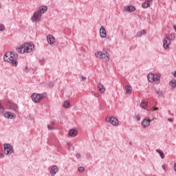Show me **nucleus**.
Wrapping results in <instances>:
<instances>
[{"instance_id": "nucleus-1", "label": "nucleus", "mask_w": 176, "mask_h": 176, "mask_svg": "<svg viewBox=\"0 0 176 176\" xmlns=\"http://www.w3.org/2000/svg\"><path fill=\"white\" fill-rule=\"evenodd\" d=\"M3 60L6 63L12 64L13 67L19 65V54L14 52H8L3 56Z\"/></svg>"}, {"instance_id": "nucleus-2", "label": "nucleus", "mask_w": 176, "mask_h": 176, "mask_svg": "<svg viewBox=\"0 0 176 176\" xmlns=\"http://www.w3.org/2000/svg\"><path fill=\"white\" fill-rule=\"evenodd\" d=\"M46 12H47V6H43L39 7L38 11L34 12V14L31 18L32 23H35V21H39L42 17V14L46 13Z\"/></svg>"}, {"instance_id": "nucleus-3", "label": "nucleus", "mask_w": 176, "mask_h": 176, "mask_svg": "<svg viewBox=\"0 0 176 176\" xmlns=\"http://www.w3.org/2000/svg\"><path fill=\"white\" fill-rule=\"evenodd\" d=\"M95 56L97 58H104L105 61H109V54L106 50H104L103 52L98 51L95 53Z\"/></svg>"}, {"instance_id": "nucleus-4", "label": "nucleus", "mask_w": 176, "mask_h": 176, "mask_svg": "<svg viewBox=\"0 0 176 176\" xmlns=\"http://www.w3.org/2000/svg\"><path fill=\"white\" fill-rule=\"evenodd\" d=\"M3 149L5 155H12L14 151L13 150V146L9 143H5L3 144Z\"/></svg>"}, {"instance_id": "nucleus-5", "label": "nucleus", "mask_w": 176, "mask_h": 176, "mask_svg": "<svg viewBox=\"0 0 176 176\" xmlns=\"http://www.w3.org/2000/svg\"><path fill=\"white\" fill-rule=\"evenodd\" d=\"M23 52L25 53H31L32 50H34V48L35 47V45L34 44L25 43L23 44Z\"/></svg>"}, {"instance_id": "nucleus-6", "label": "nucleus", "mask_w": 176, "mask_h": 176, "mask_svg": "<svg viewBox=\"0 0 176 176\" xmlns=\"http://www.w3.org/2000/svg\"><path fill=\"white\" fill-rule=\"evenodd\" d=\"M32 100L33 101V102H39V101H41V100H42V98H43V95L41 94H32Z\"/></svg>"}, {"instance_id": "nucleus-7", "label": "nucleus", "mask_w": 176, "mask_h": 176, "mask_svg": "<svg viewBox=\"0 0 176 176\" xmlns=\"http://www.w3.org/2000/svg\"><path fill=\"white\" fill-rule=\"evenodd\" d=\"M170 45H171V39H170V37L166 36L163 40L164 49L166 50V49H168Z\"/></svg>"}, {"instance_id": "nucleus-8", "label": "nucleus", "mask_w": 176, "mask_h": 176, "mask_svg": "<svg viewBox=\"0 0 176 176\" xmlns=\"http://www.w3.org/2000/svg\"><path fill=\"white\" fill-rule=\"evenodd\" d=\"M2 115H4L6 119H14L16 118V114L10 111H7L6 113L4 111V113H2Z\"/></svg>"}, {"instance_id": "nucleus-9", "label": "nucleus", "mask_w": 176, "mask_h": 176, "mask_svg": "<svg viewBox=\"0 0 176 176\" xmlns=\"http://www.w3.org/2000/svg\"><path fill=\"white\" fill-rule=\"evenodd\" d=\"M149 124H151V120H149V118H146L142 122V126H143L144 129H146Z\"/></svg>"}, {"instance_id": "nucleus-10", "label": "nucleus", "mask_w": 176, "mask_h": 176, "mask_svg": "<svg viewBox=\"0 0 176 176\" xmlns=\"http://www.w3.org/2000/svg\"><path fill=\"white\" fill-rule=\"evenodd\" d=\"M47 41L49 45H53L54 43V41H56V38L53 35L50 34L47 36Z\"/></svg>"}, {"instance_id": "nucleus-11", "label": "nucleus", "mask_w": 176, "mask_h": 176, "mask_svg": "<svg viewBox=\"0 0 176 176\" xmlns=\"http://www.w3.org/2000/svg\"><path fill=\"white\" fill-rule=\"evenodd\" d=\"M58 171V167H57V166H52L50 173L52 176H54L57 174Z\"/></svg>"}, {"instance_id": "nucleus-12", "label": "nucleus", "mask_w": 176, "mask_h": 176, "mask_svg": "<svg viewBox=\"0 0 176 176\" xmlns=\"http://www.w3.org/2000/svg\"><path fill=\"white\" fill-rule=\"evenodd\" d=\"M100 35L102 38H107V30L104 26H101L100 29Z\"/></svg>"}, {"instance_id": "nucleus-13", "label": "nucleus", "mask_w": 176, "mask_h": 176, "mask_svg": "<svg viewBox=\"0 0 176 176\" xmlns=\"http://www.w3.org/2000/svg\"><path fill=\"white\" fill-rule=\"evenodd\" d=\"M10 109L13 111L15 113H19V106L16 104H12L10 107Z\"/></svg>"}, {"instance_id": "nucleus-14", "label": "nucleus", "mask_w": 176, "mask_h": 176, "mask_svg": "<svg viewBox=\"0 0 176 176\" xmlns=\"http://www.w3.org/2000/svg\"><path fill=\"white\" fill-rule=\"evenodd\" d=\"M125 12H135V7L134 6H128L124 8Z\"/></svg>"}, {"instance_id": "nucleus-15", "label": "nucleus", "mask_w": 176, "mask_h": 176, "mask_svg": "<svg viewBox=\"0 0 176 176\" xmlns=\"http://www.w3.org/2000/svg\"><path fill=\"white\" fill-rule=\"evenodd\" d=\"M147 78L148 82H150L151 83H153V80H155V74H153V73L148 74Z\"/></svg>"}, {"instance_id": "nucleus-16", "label": "nucleus", "mask_w": 176, "mask_h": 176, "mask_svg": "<svg viewBox=\"0 0 176 176\" xmlns=\"http://www.w3.org/2000/svg\"><path fill=\"white\" fill-rule=\"evenodd\" d=\"M77 131L76 129H70L68 133V137H76Z\"/></svg>"}, {"instance_id": "nucleus-17", "label": "nucleus", "mask_w": 176, "mask_h": 176, "mask_svg": "<svg viewBox=\"0 0 176 176\" xmlns=\"http://www.w3.org/2000/svg\"><path fill=\"white\" fill-rule=\"evenodd\" d=\"M98 91H100V93L105 92V87H104V85L101 83H99L98 85Z\"/></svg>"}, {"instance_id": "nucleus-18", "label": "nucleus", "mask_w": 176, "mask_h": 176, "mask_svg": "<svg viewBox=\"0 0 176 176\" xmlns=\"http://www.w3.org/2000/svg\"><path fill=\"white\" fill-rule=\"evenodd\" d=\"M111 124H113V126H118V124H119V121L118 120V118H115V117H111Z\"/></svg>"}, {"instance_id": "nucleus-19", "label": "nucleus", "mask_w": 176, "mask_h": 176, "mask_svg": "<svg viewBox=\"0 0 176 176\" xmlns=\"http://www.w3.org/2000/svg\"><path fill=\"white\" fill-rule=\"evenodd\" d=\"M154 83L159 85L160 83V76L159 75H154Z\"/></svg>"}, {"instance_id": "nucleus-20", "label": "nucleus", "mask_w": 176, "mask_h": 176, "mask_svg": "<svg viewBox=\"0 0 176 176\" xmlns=\"http://www.w3.org/2000/svg\"><path fill=\"white\" fill-rule=\"evenodd\" d=\"M142 35H146V31H145V30H142L138 32L136 34L138 38H141V36H142Z\"/></svg>"}, {"instance_id": "nucleus-21", "label": "nucleus", "mask_w": 176, "mask_h": 176, "mask_svg": "<svg viewBox=\"0 0 176 176\" xmlns=\"http://www.w3.org/2000/svg\"><path fill=\"white\" fill-rule=\"evenodd\" d=\"M16 50V52H18V53H25L24 46H23V44L21 45L19 47H17Z\"/></svg>"}, {"instance_id": "nucleus-22", "label": "nucleus", "mask_w": 176, "mask_h": 176, "mask_svg": "<svg viewBox=\"0 0 176 176\" xmlns=\"http://www.w3.org/2000/svg\"><path fill=\"white\" fill-rule=\"evenodd\" d=\"M169 85H171V87L173 89V90H174V89H176V80L175 79H173L169 82Z\"/></svg>"}, {"instance_id": "nucleus-23", "label": "nucleus", "mask_w": 176, "mask_h": 176, "mask_svg": "<svg viewBox=\"0 0 176 176\" xmlns=\"http://www.w3.org/2000/svg\"><path fill=\"white\" fill-rule=\"evenodd\" d=\"M151 6V3H149L148 1H145L142 4V8L143 9H147V8H149Z\"/></svg>"}, {"instance_id": "nucleus-24", "label": "nucleus", "mask_w": 176, "mask_h": 176, "mask_svg": "<svg viewBox=\"0 0 176 176\" xmlns=\"http://www.w3.org/2000/svg\"><path fill=\"white\" fill-rule=\"evenodd\" d=\"M125 89H126V91L127 94H131V91H133V90L131 89V86L126 85L125 87Z\"/></svg>"}, {"instance_id": "nucleus-25", "label": "nucleus", "mask_w": 176, "mask_h": 176, "mask_svg": "<svg viewBox=\"0 0 176 176\" xmlns=\"http://www.w3.org/2000/svg\"><path fill=\"white\" fill-rule=\"evenodd\" d=\"M156 152L160 154L161 159H164V153L160 149H157Z\"/></svg>"}, {"instance_id": "nucleus-26", "label": "nucleus", "mask_w": 176, "mask_h": 176, "mask_svg": "<svg viewBox=\"0 0 176 176\" xmlns=\"http://www.w3.org/2000/svg\"><path fill=\"white\" fill-rule=\"evenodd\" d=\"M141 108H142L143 109H146L148 108V104H146V102L142 101L140 105Z\"/></svg>"}, {"instance_id": "nucleus-27", "label": "nucleus", "mask_w": 176, "mask_h": 176, "mask_svg": "<svg viewBox=\"0 0 176 176\" xmlns=\"http://www.w3.org/2000/svg\"><path fill=\"white\" fill-rule=\"evenodd\" d=\"M155 92L156 93V94H157V96H159V97L163 96V91H162L160 89H155Z\"/></svg>"}, {"instance_id": "nucleus-28", "label": "nucleus", "mask_w": 176, "mask_h": 176, "mask_svg": "<svg viewBox=\"0 0 176 176\" xmlns=\"http://www.w3.org/2000/svg\"><path fill=\"white\" fill-rule=\"evenodd\" d=\"M63 108H69V102L68 101H65L63 104Z\"/></svg>"}, {"instance_id": "nucleus-29", "label": "nucleus", "mask_w": 176, "mask_h": 176, "mask_svg": "<svg viewBox=\"0 0 176 176\" xmlns=\"http://www.w3.org/2000/svg\"><path fill=\"white\" fill-rule=\"evenodd\" d=\"M169 38L170 39V41H174L175 39V33H171L170 35H169Z\"/></svg>"}, {"instance_id": "nucleus-30", "label": "nucleus", "mask_w": 176, "mask_h": 176, "mask_svg": "<svg viewBox=\"0 0 176 176\" xmlns=\"http://www.w3.org/2000/svg\"><path fill=\"white\" fill-rule=\"evenodd\" d=\"M5 107L2 105V103H0V112L1 113H4Z\"/></svg>"}, {"instance_id": "nucleus-31", "label": "nucleus", "mask_w": 176, "mask_h": 176, "mask_svg": "<svg viewBox=\"0 0 176 176\" xmlns=\"http://www.w3.org/2000/svg\"><path fill=\"white\" fill-rule=\"evenodd\" d=\"M78 171H79V173H83V171H85V167L79 166L78 168Z\"/></svg>"}, {"instance_id": "nucleus-32", "label": "nucleus", "mask_w": 176, "mask_h": 176, "mask_svg": "<svg viewBox=\"0 0 176 176\" xmlns=\"http://www.w3.org/2000/svg\"><path fill=\"white\" fill-rule=\"evenodd\" d=\"M0 31L1 32H3V31H5V25H3V24H0Z\"/></svg>"}, {"instance_id": "nucleus-33", "label": "nucleus", "mask_w": 176, "mask_h": 176, "mask_svg": "<svg viewBox=\"0 0 176 176\" xmlns=\"http://www.w3.org/2000/svg\"><path fill=\"white\" fill-rule=\"evenodd\" d=\"M111 121H112V118H110V117L106 118V122H107L108 123H111Z\"/></svg>"}, {"instance_id": "nucleus-34", "label": "nucleus", "mask_w": 176, "mask_h": 176, "mask_svg": "<svg viewBox=\"0 0 176 176\" xmlns=\"http://www.w3.org/2000/svg\"><path fill=\"white\" fill-rule=\"evenodd\" d=\"M47 129L48 130H54V126L48 125Z\"/></svg>"}, {"instance_id": "nucleus-35", "label": "nucleus", "mask_w": 176, "mask_h": 176, "mask_svg": "<svg viewBox=\"0 0 176 176\" xmlns=\"http://www.w3.org/2000/svg\"><path fill=\"white\" fill-rule=\"evenodd\" d=\"M136 119L138 122H140V120H141V116L140 115H138L136 116Z\"/></svg>"}, {"instance_id": "nucleus-36", "label": "nucleus", "mask_w": 176, "mask_h": 176, "mask_svg": "<svg viewBox=\"0 0 176 176\" xmlns=\"http://www.w3.org/2000/svg\"><path fill=\"white\" fill-rule=\"evenodd\" d=\"M67 145L68 149H69H69H71V146H72V144H71L70 142H67Z\"/></svg>"}, {"instance_id": "nucleus-37", "label": "nucleus", "mask_w": 176, "mask_h": 176, "mask_svg": "<svg viewBox=\"0 0 176 176\" xmlns=\"http://www.w3.org/2000/svg\"><path fill=\"white\" fill-rule=\"evenodd\" d=\"M76 157H77V159H80L81 157L80 153H76Z\"/></svg>"}, {"instance_id": "nucleus-38", "label": "nucleus", "mask_w": 176, "mask_h": 176, "mask_svg": "<svg viewBox=\"0 0 176 176\" xmlns=\"http://www.w3.org/2000/svg\"><path fill=\"white\" fill-rule=\"evenodd\" d=\"M3 157H5V154L0 153V159H3Z\"/></svg>"}, {"instance_id": "nucleus-39", "label": "nucleus", "mask_w": 176, "mask_h": 176, "mask_svg": "<svg viewBox=\"0 0 176 176\" xmlns=\"http://www.w3.org/2000/svg\"><path fill=\"white\" fill-rule=\"evenodd\" d=\"M28 71H30V69H28V67H25V72H28Z\"/></svg>"}, {"instance_id": "nucleus-40", "label": "nucleus", "mask_w": 176, "mask_h": 176, "mask_svg": "<svg viewBox=\"0 0 176 176\" xmlns=\"http://www.w3.org/2000/svg\"><path fill=\"white\" fill-rule=\"evenodd\" d=\"M82 80H86V77L81 76Z\"/></svg>"}, {"instance_id": "nucleus-41", "label": "nucleus", "mask_w": 176, "mask_h": 176, "mask_svg": "<svg viewBox=\"0 0 176 176\" xmlns=\"http://www.w3.org/2000/svg\"><path fill=\"white\" fill-rule=\"evenodd\" d=\"M50 124H52V126L55 124V122L54 120L50 121Z\"/></svg>"}, {"instance_id": "nucleus-42", "label": "nucleus", "mask_w": 176, "mask_h": 176, "mask_svg": "<svg viewBox=\"0 0 176 176\" xmlns=\"http://www.w3.org/2000/svg\"><path fill=\"white\" fill-rule=\"evenodd\" d=\"M168 122H173V118H168Z\"/></svg>"}, {"instance_id": "nucleus-43", "label": "nucleus", "mask_w": 176, "mask_h": 176, "mask_svg": "<svg viewBox=\"0 0 176 176\" xmlns=\"http://www.w3.org/2000/svg\"><path fill=\"white\" fill-rule=\"evenodd\" d=\"M162 167L163 170H164V171H166V166L164 165H162Z\"/></svg>"}, {"instance_id": "nucleus-44", "label": "nucleus", "mask_w": 176, "mask_h": 176, "mask_svg": "<svg viewBox=\"0 0 176 176\" xmlns=\"http://www.w3.org/2000/svg\"><path fill=\"white\" fill-rule=\"evenodd\" d=\"M94 96H95V97H96V98H98V97H99L98 94H95Z\"/></svg>"}, {"instance_id": "nucleus-45", "label": "nucleus", "mask_w": 176, "mask_h": 176, "mask_svg": "<svg viewBox=\"0 0 176 176\" xmlns=\"http://www.w3.org/2000/svg\"><path fill=\"white\" fill-rule=\"evenodd\" d=\"M152 1H153V0H147V2H148V3H151V2H152Z\"/></svg>"}, {"instance_id": "nucleus-46", "label": "nucleus", "mask_w": 176, "mask_h": 176, "mask_svg": "<svg viewBox=\"0 0 176 176\" xmlns=\"http://www.w3.org/2000/svg\"><path fill=\"white\" fill-rule=\"evenodd\" d=\"M173 76L175 78V76H176V72H175L173 73Z\"/></svg>"}, {"instance_id": "nucleus-47", "label": "nucleus", "mask_w": 176, "mask_h": 176, "mask_svg": "<svg viewBox=\"0 0 176 176\" xmlns=\"http://www.w3.org/2000/svg\"><path fill=\"white\" fill-rule=\"evenodd\" d=\"M43 94H44V96H47V94H46V93H44Z\"/></svg>"}, {"instance_id": "nucleus-48", "label": "nucleus", "mask_w": 176, "mask_h": 176, "mask_svg": "<svg viewBox=\"0 0 176 176\" xmlns=\"http://www.w3.org/2000/svg\"><path fill=\"white\" fill-rule=\"evenodd\" d=\"M1 8H2V6H1V3H0V9H1Z\"/></svg>"}, {"instance_id": "nucleus-49", "label": "nucleus", "mask_w": 176, "mask_h": 176, "mask_svg": "<svg viewBox=\"0 0 176 176\" xmlns=\"http://www.w3.org/2000/svg\"><path fill=\"white\" fill-rule=\"evenodd\" d=\"M176 1V0H175Z\"/></svg>"}]
</instances>
